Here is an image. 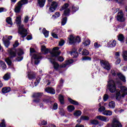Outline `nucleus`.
I'll list each match as a JSON object with an SVG mask.
<instances>
[{
  "label": "nucleus",
  "mask_w": 127,
  "mask_h": 127,
  "mask_svg": "<svg viewBox=\"0 0 127 127\" xmlns=\"http://www.w3.org/2000/svg\"><path fill=\"white\" fill-rule=\"evenodd\" d=\"M43 33L45 37H48V35H49V31H47L46 28L43 29Z\"/></svg>",
  "instance_id": "34"
},
{
  "label": "nucleus",
  "mask_w": 127,
  "mask_h": 127,
  "mask_svg": "<svg viewBox=\"0 0 127 127\" xmlns=\"http://www.w3.org/2000/svg\"><path fill=\"white\" fill-rule=\"evenodd\" d=\"M64 43H65V41H64V40H61L59 43V45L60 46H63V45H64Z\"/></svg>",
  "instance_id": "56"
},
{
  "label": "nucleus",
  "mask_w": 127,
  "mask_h": 127,
  "mask_svg": "<svg viewBox=\"0 0 127 127\" xmlns=\"http://www.w3.org/2000/svg\"><path fill=\"white\" fill-rule=\"evenodd\" d=\"M75 110V107L73 105H69L67 107V111L68 112H73Z\"/></svg>",
  "instance_id": "37"
},
{
  "label": "nucleus",
  "mask_w": 127,
  "mask_h": 127,
  "mask_svg": "<svg viewBox=\"0 0 127 127\" xmlns=\"http://www.w3.org/2000/svg\"><path fill=\"white\" fill-rule=\"evenodd\" d=\"M18 57L16 59V61L17 62H19L23 59V57H21V55L23 54V51L21 49H19L18 50Z\"/></svg>",
  "instance_id": "12"
},
{
  "label": "nucleus",
  "mask_w": 127,
  "mask_h": 127,
  "mask_svg": "<svg viewBox=\"0 0 127 127\" xmlns=\"http://www.w3.org/2000/svg\"><path fill=\"white\" fill-rule=\"evenodd\" d=\"M74 62L73 60H68L65 61V64H63L60 65V67L61 68H65L67 65H70V64H72Z\"/></svg>",
  "instance_id": "15"
},
{
  "label": "nucleus",
  "mask_w": 127,
  "mask_h": 127,
  "mask_svg": "<svg viewBox=\"0 0 127 127\" xmlns=\"http://www.w3.org/2000/svg\"><path fill=\"white\" fill-rule=\"evenodd\" d=\"M82 115V112L80 110H78L74 113L75 117H80Z\"/></svg>",
  "instance_id": "39"
},
{
  "label": "nucleus",
  "mask_w": 127,
  "mask_h": 127,
  "mask_svg": "<svg viewBox=\"0 0 127 127\" xmlns=\"http://www.w3.org/2000/svg\"><path fill=\"white\" fill-rule=\"evenodd\" d=\"M8 53L9 54V57L5 59V61L8 65H11V59L16 57V49L14 48L9 49L8 50Z\"/></svg>",
  "instance_id": "2"
},
{
  "label": "nucleus",
  "mask_w": 127,
  "mask_h": 127,
  "mask_svg": "<svg viewBox=\"0 0 127 127\" xmlns=\"http://www.w3.org/2000/svg\"><path fill=\"white\" fill-rule=\"evenodd\" d=\"M90 41L89 40H86L84 43L83 45L84 46H88V45H90Z\"/></svg>",
  "instance_id": "51"
},
{
  "label": "nucleus",
  "mask_w": 127,
  "mask_h": 127,
  "mask_svg": "<svg viewBox=\"0 0 127 127\" xmlns=\"http://www.w3.org/2000/svg\"><path fill=\"white\" fill-rule=\"evenodd\" d=\"M18 45H19V43H18V42L17 41H16L14 43V44L13 45V46L14 48H15V47H17V46H18Z\"/></svg>",
  "instance_id": "58"
},
{
  "label": "nucleus",
  "mask_w": 127,
  "mask_h": 127,
  "mask_svg": "<svg viewBox=\"0 0 127 127\" xmlns=\"http://www.w3.org/2000/svg\"><path fill=\"white\" fill-rule=\"evenodd\" d=\"M116 106V103L114 101H111L109 103V108H111L112 109H114L115 107Z\"/></svg>",
  "instance_id": "35"
},
{
  "label": "nucleus",
  "mask_w": 127,
  "mask_h": 127,
  "mask_svg": "<svg viewBox=\"0 0 127 127\" xmlns=\"http://www.w3.org/2000/svg\"><path fill=\"white\" fill-rule=\"evenodd\" d=\"M69 43L70 44H73L75 43V37L73 35H70L69 38Z\"/></svg>",
  "instance_id": "27"
},
{
  "label": "nucleus",
  "mask_w": 127,
  "mask_h": 127,
  "mask_svg": "<svg viewBox=\"0 0 127 127\" xmlns=\"http://www.w3.org/2000/svg\"><path fill=\"white\" fill-rule=\"evenodd\" d=\"M90 124H91V125H98L99 121L96 120H91L90 121Z\"/></svg>",
  "instance_id": "43"
},
{
  "label": "nucleus",
  "mask_w": 127,
  "mask_h": 127,
  "mask_svg": "<svg viewBox=\"0 0 127 127\" xmlns=\"http://www.w3.org/2000/svg\"><path fill=\"white\" fill-rule=\"evenodd\" d=\"M59 99L60 101V103H61V105H64V96L62 95H60L59 96Z\"/></svg>",
  "instance_id": "29"
},
{
  "label": "nucleus",
  "mask_w": 127,
  "mask_h": 127,
  "mask_svg": "<svg viewBox=\"0 0 127 127\" xmlns=\"http://www.w3.org/2000/svg\"><path fill=\"white\" fill-rule=\"evenodd\" d=\"M42 96H43V93L42 92H36L34 93L32 95L33 98H35L36 99L33 100L34 103H40L41 99H40Z\"/></svg>",
  "instance_id": "8"
},
{
  "label": "nucleus",
  "mask_w": 127,
  "mask_h": 127,
  "mask_svg": "<svg viewBox=\"0 0 127 127\" xmlns=\"http://www.w3.org/2000/svg\"><path fill=\"white\" fill-rule=\"evenodd\" d=\"M57 6H58V4H57V2H52L50 7V11L51 12H53V11H54V10H55L56 8H57Z\"/></svg>",
  "instance_id": "14"
},
{
  "label": "nucleus",
  "mask_w": 127,
  "mask_h": 127,
  "mask_svg": "<svg viewBox=\"0 0 127 127\" xmlns=\"http://www.w3.org/2000/svg\"><path fill=\"white\" fill-rule=\"evenodd\" d=\"M104 116H112L113 112L110 110H105L103 112Z\"/></svg>",
  "instance_id": "25"
},
{
  "label": "nucleus",
  "mask_w": 127,
  "mask_h": 127,
  "mask_svg": "<svg viewBox=\"0 0 127 127\" xmlns=\"http://www.w3.org/2000/svg\"><path fill=\"white\" fill-rule=\"evenodd\" d=\"M47 124V121L45 120H43L41 121V124H39V126H46Z\"/></svg>",
  "instance_id": "50"
},
{
  "label": "nucleus",
  "mask_w": 127,
  "mask_h": 127,
  "mask_svg": "<svg viewBox=\"0 0 127 127\" xmlns=\"http://www.w3.org/2000/svg\"><path fill=\"white\" fill-rule=\"evenodd\" d=\"M46 0H39L38 3L39 4V6L41 7H43L44 6V4H45Z\"/></svg>",
  "instance_id": "31"
},
{
  "label": "nucleus",
  "mask_w": 127,
  "mask_h": 127,
  "mask_svg": "<svg viewBox=\"0 0 127 127\" xmlns=\"http://www.w3.org/2000/svg\"><path fill=\"white\" fill-rule=\"evenodd\" d=\"M6 21L8 24H10V25H12V22H11V18L8 17L6 18Z\"/></svg>",
  "instance_id": "40"
},
{
  "label": "nucleus",
  "mask_w": 127,
  "mask_h": 127,
  "mask_svg": "<svg viewBox=\"0 0 127 127\" xmlns=\"http://www.w3.org/2000/svg\"><path fill=\"white\" fill-rule=\"evenodd\" d=\"M63 83H64V80L61 78L60 80L59 84L58 85V89H59V90H61V89H62V87H63Z\"/></svg>",
  "instance_id": "26"
},
{
  "label": "nucleus",
  "mask_w": 127,
  "mask_h": 127,
  "mask_svg": "<svg viewBox=\"0 0 127 127\" xmlns=\"http://www.w3.org/2000/svg\"><path fill=\"white\" fill-rule=\"evenodd\" d=\"M59 50V47H57L53 49V51L50 52L51 57L49 58L50 61L52 64H53L54 68L55 70H58L59 69V64L55 62V60L53 59L52 57H56L59 56L61 54V51Z\"/></svg>",
  "instance_id": "1"
},
{
  "label": "nucleus",
  "mask_w": 127,
  "mask_h": 127,
  "mask_svg": "<svg viewBox=\"0 0 127 127\" xmlns=\"http://www.w3.org/2000/svg\"><path fill=\"white\" fill-rule=\"evenodd\" d=\"M118 11H119L117 15V20L118 21H121V22H124L125 21V17H124V13L123 12V10H120L119 8H117L115 10V12H117Z\"/></svg>",
  "instance_id": "9"
},
{
  "label": "nucleus",
  "mask_w": 127,
  "mask_h": 127,
  "mask_svg": "<svg viewBox=\"0 0 127 127\" xmlns=\"http://www.w3.org/2000/svg\"><path fill=\"white\" fill-rule=\"evenodd\" d=\"M89 51L86 49H84L82 51V55H89Z\"/></svg>",
  "instance_id": "47"
},
{
  "label": "nucleus",
  "mask_w": 127,
  "mask_h": 127,
  "mask_svg": "<svg viewBox=\"0 0 127 127\" xmlns=\"http://www.w3.org/2000/svg\"><path fill=\"white\" fill-rule=\"evenodd\" d=\"M2 40L3 41V43L5 47H7V48L8 47V46H9V41L8 40H4V37L2 38Z\"/></svg>",
  "instance_id": "32"
},
{
  "label": "nucleus",
  "mask_w": 127,
  "mask_h": 127,
  "mask_svg": "<svg viewBox=\"0 0 127 127\" xmlns=\"http://www.w3.org/2000/svg\"><path fill=\"white\" fill-rule=\"evenodd\" d=\"M116 45H117V41L115 40L110 41L107 44L108 47H115Z\"/></svg>",
  "instance_id": "18"
},
{
  "label": "nucleus",
  "mask_w": 127,
  "mask_h": 127,
  "mask_svg": "<svg viewBox=\"0 0 127 127\" xmlns=\"http://www.w3.org/2000/svg\"><path fill=\"white\" fill-rule=\"evenodd\" d=\"M69 7V4L66 3H64L61 8V10H64V16H69L70 14V9L68 8Z\"/></svg>",
  "instance_id": "7"
},
{
  "label": "nucleus",
  "mask_w": 127,
  "mask_h": 127,
  "mask_svg": "<svg viewBox=\"0 0 127 127\" xmlns=\"http://www.w3.org/2000/svg\"><path fill=\"white\" fill-rule=\"evenodd\" d=\"M3 11H6V9L3 7H0V13Z\"/></svg>",
  "instance_id": "64"
},
{
  "label": "nucleus",
  "mask_w": 127,
  "mask_h": 127,
  "mask_svg": "<svg viewBox=\"0 0 127 127\" xmlns=\"http://www.w3.org/2000/svg\"><path fill=\"white\" fill-rule=\"evenodd\" d=\"M3 79L5 81H7L10 79V73L7 72L6 74H4V75L3 76Z\"/></svg>",
  "instance_id": "23"
},
{
  "label": "nucleus",
  "mask_w": 127,
  "mask_h": 127,
  "mask_svg": "<svg viewBox=\"0 0 127 127\" xmlns=\"http://www.w3.org/2000/svg\"><path fill=\"white\" fill-rule=\"evenodd\" d=\"M106 111V108L104 106H102L98 109V112L101 113V112H105Z\"/></svg>",
  "instance_id": "45"
},
{
  "label": "nucleus",
  "mask_w": 127,
  "mask_h": 127,
  "mask_svg": "<svg viewBox=\"0 0 127 127\" xmlns=\"http://www.w3.org/2000/svg\"><path fill=\"white\" fill-rule=\"evenodd\" d=\"M27 3H28V0H21L18 1L14 6V12L16 13H19L22 8V5L27 4Z\"/></svg>",
  "instance_id": "3"
},
{
  "label": "nucleus",
  "mask_w": 127,
  "mask_h": 127,
  "mask_svg": "<svg viewBox=\"0 0 127 127\" xmlns=\"http://www.w3.org/2000/svg\"><path fill=\"white\" fill-rule=\"evenodd\" d=\"M35 76H36V74L34 72H31L28 74V77L29 80L35 79Z\"/></svg>",
  "instance_id": "22"
},
{
  "label": "nucleus",
  "mask_w": 127,
  "mask_h": 127,
  "mask_svg": "<svg viewBox=\"0 0 127 127\" xmlns=\"http://www.w3.org/2000/svg\"><path fill=\"white\" fill-rule=\"evenodd\" d=\"M18 26H19L18 33H19L22 38H24L28 34L27 30L24 29L23 28L24 27V25H21V24L20 25H18Z\"/></svg>",
  "instance_id": "6"
},
{
  "label": "nucleus",
  "mask_w": 127,
  "mask_h": 127,
  "mask_svg": "<svg viewBox=\"0 0 127 127\" xmlns=\"http://www.w3.org/2000/svg\"><path fill=\"white\" fill-rule=\"evenodd\" d=\"M40 82V78H39V79H36V81H35V86H37L38 84H39Z\"/></svg>",
  "instance_id": "61"
},
{
  "label": "nucleus",
  "mask_w": 127,
  "mask_h": 127,
  "mask_svg": "<svg viewBox=\"0 0 127 127\" xmlns=\"http://www.w3.org/2000/svg\"><path fill=\"white\" fill-rule=\"evenodd\" d=\"M82 60L83 61H87V60H89L91 61V58L89 57H84L82 58Z\"/></svg>",
  "instance_id": "55"
},
{
  "label": "nucleus",
  "mask_w": 127,
  "mask_h": 127,
  "mask_svg": "<svg viewBox=\"0 0 127 127\" xmlns=\"http://www.w3.org/2000/svg\"><path fill=\"white\" fill-rule=\"evenodd\" d=\"M107 88L111 93H115L117 90V86H116V83L113 80H110L108 81Z\"/></svg>",
  "instance_id": "5"
},
{
  "label": "nucleus",
  "mask_w": 127,
  "mask_h": 127,
  "mask_svg": "<svg viewBox=\"0 0 127 127\" xmlns=\"http://www.w3.org/2000/svg\"><path fill=\"white\" fill-rule=\"evenodd\" d=\"M100 64L104 69H106L107 71H110L111 70V64L109 62L102 60L100 61Z\"/></svg>",
  "instance_id": "10"
},
{
  "label": "nucleus",
  "mask_w": 127,
  "mask_h": 127,
  "mask_svg": "<svg viewBox=\"0 0 127 127\" xmlns=\"http://www.w3.org/2000/svg\"><path fill=\"white\" fill-rule=\"evenodd\" d=\"M117 76L119 77V78L121 80V81H123V82H126V77L124 75H123L121 73H117Z\"/></svg>",
  "instance_id": "21"
},
{
  "label": "nucleus",
  "mask_w": 127,
  "mask_h": 127,
  "mask_svg": "<svg viewBox=\"0 0 127 127\" xmlns=\"http://www.w3.org/2000/svg\"><path fill=\"white\" fill-rule=\"evenodd\" d=\"M59 113L61 116H64L65 115V111H64V109H63V108L60 109Z\"/></svg>",
  "instance_id": "44"
},
{
  "label": "nucleus",
  "mask_w": 127,
  "mask_h": 127,
  "mask_svg": "<svg viewBox=\"0 0 127 127\" xmlns=\"http://www.w3.org/2000/svg\"><path fill=\"white\" fill-rule=\"evenodd\" d=\"M108 99H109V95H108V94H105L103 96V100L104 102L108 101Z\"/></svg>",
  "instance_id": "53"
},
{
  "label": "nucleus",
  "mask_w": 127,
  "mask_h": 127,
  "mask_svg": "<svg viewBox=\"0 0 127 127\" xmlns=\"http://www.w3.org/2000/svg\"><path fill=\"white\" fill-rule=\"evenodd\" d=\"M0 127H5V121L4 120H2L1 123H0Z\"/></svg>",
  "instance_id": "52"
},
{
  "label": "nucleus",
  "mask_w": 127,
  "mask_h": 127,
  "mask_svg": "<svg viewBox=\"0 0 127 127\" xmlns=\"http://www.w3.org/2000/svg\"><path fill=\"white\" fill-rule=\"evenodd\" d=\"M53 108L54 109V110H57V109H58V105L57 104V103H54Z\"/></svg>",
  "instance_id": "59"
},
{
  "label": "nucleus",
  "mask_w": 127,
  "mask_h": 127,
  "mask_svg": "<svg viewBox=\"0 0 127 127\" xmlns=\"http://www.w3.org/2000/svg\"><path fill=\"white\" fill-rule=\"evenodd\" d=\"M112 127H123L122 123L118 118H113L111 124Z\"/></svg>",
  "instance_id": "11"
},
{
  "label": "nucleus",
  "mask_w": 127,
  "mask_h": 127,
  "mask_svg": "<svg viewBox=\"0 0 127 127\" xmlns=\"http://www.w3.org/2000/svg\"><path fill=\"white\" fill-rule=\"evenodd\" d=\"M127 95V88L125 86L121 87V91L116 93V100L120 101L122 98H125V96Z\"/></svg>",
  "instance_id": "4"
},
{
  "label": "nucleus",
  "mask_w": 127,
  "mask_h": 127,
  "mask_svg": "<svg viewBox=\"0 0 127 127\" xmlns=\"http://www.w3.org/2000/svg\"><path fill=\"white\" fill-rule=\"evenodd\" d=\"M118 40H119V41H121V42H124L125 37L124 36V35L120 34L118 36Z\"/></svg>",
  "instance_id": "33"
},
{
  "label": "nucleus",
  "mask_w": 127,
  "mask_h": 127,
  "mask_svg": "<svg viewBox=\"0 0 127 127\" xmlns=\"http://www.w3.org/2000/svg\"><path fill=\"white\" fill-rule=\"evenodd\" d=\"M74 40H75V43L78 42L79 43V42L81 41V39H80V37H76L75 38L74 37Z\"/></svg>",
  "instance_id": "54"
},
{
  "label": "nucleus",
  "mask_w": 127,
  "mask_h": 127,
  "mask_svg": "<svg viewBox=\"0 0 127 127\" xmlns=\"http://www.w3.org/2000/svg\"><path fill=\"white\" fill-rule=\"evenodd\" d=\"M58 61H60V62H63V61H64V58L62 57H59L58 58Z\"/></svg>",
  "instance_id": "60"
},
{
  "label": "nucleus",
  "mask_w": 127,
  "mask_h": 127,
  "mask_svg": "<svg viewBox=\"0 0 127 127\" xmlns=\"http://www.w3.org/2000/svg\"><path fill=\"white\" fill-rule=\"evenodd\" d=\"M29 19V18L28 17V16H26L24 17V22L25 23H27L28 22V20Z\"/></svg>",
  "instance_id": "57"
},
{
  "label": "nucleus",
  "mask_w": 127,
  "mask_h": 127,
  "mask_svg": "<svg viewBox=\"0 0 127 127\" xmlns=\"http://www.w3.org/2000/svg\"><path fill=\"white\" fill-rule=\"evenodd\" d=\"M67 22V18L64 17L62 21V25H65Z\"/></svg>",
  "instance_id": "46"
},
{
  "label": "nucleus",
  "mask_w": 127,
  "mask_h": 127,
  "mask_svg": "<svg viewBox=\"0 0 127 127\" xmlns=\"http://www.w3.org/2000/svg\"><path fill=\"white\" fill-rule=\"evenodd\" d=\"M96 118H97L98 120H100V121H102V122H104L105 123H107V122H109V121H110V119L108 117L102 116H96Z\"/></svg>",
  "instance_id": "16"
},
{
  "label": "nucleus",
  "mask_w": 127,
  "mask_h": 127,
  "mask_svg": "<svg viewBox=\"0 0 127 127\" xmlns=\"http://www.w3.org/2000/svg\"><path fill=\"white\" fill-rule=\"evenodd\" d=\"M94 45L96 48H99V47H101V45L98 44V43H95Z\"/></svg>",
  "instance_id": "62"
},
{
  "label": "nucleus",
  "mask_w": 127,
  "mask_h": 127,
  "mask_svg": "<svg viewBox=\"0 0 127 127\" xmlns=\"http://www.w3.org/2000/svg\"><path fill=\"white\" fill-rule=\"evenodd\" d=\"M68 100L69 102V103H70V104H72V105H75V106H78V105H79V103H78V102H77L70 98H68Z\"/></svg>",
  "instance_id": "24"
},
{
  "label": "nucleus",
  "mask_w": 127,
  "mask_h": 127,
  "mask_svg": "<svg viewBox=\"0 0 127 127\" xmlns=\"http://www.w3.org/2000/svg\"><path fill=\"white\" fill-rule=\"evenodd\" d=\"M78 9H79V7H76L73 5L71 7L72 12H76V11H77V10H78Z\"/></svg>",
  "instance_id": "42"
},
{
  "label": "nucleus",
  "mask_w": 127,
  "mask_h": 127,
  "mask_svg": "<svg viewBox=\"0 0 127 127\" xmlns=\"http://www.w3.org/2000/svg\"><path fill=\"white\" fill-rule=\"evenodd\" d=\"M52 36L53 37H54V38H58L57 34H55V33H52Z\"/></svg>",
  "instance_id": "63"
},
{
  "label": "nucleus",
  "mask_w": 127,
  "mask_h": 127,
  "mask_svg": "<svg viewBox=\"0 0 127 127\" xmlns=\"http://www.w3.org/2000/svg\"><path fill=\"white\" fill-rule=\"evenodd\" d=\"M42 102L43 103H49V102H50V99L48 98H43Z\"/></svg>",
  "instance_id": "49"
},
{
  "label": "nucleus",
  "mask_w": 127,
  "mask_h": 127,
  "mask_svg": "<svg viewBox=\"0 0 127 127\" xmlns=\"http://www.w3.org/2000/svg\"><path fill=\"white\" fill-rule=\"evenodd\" d=\"M45 91L47 93L52 94L53 95L55 94V90L52 87H47L45 89Z\"/></svg>",
  "instance_id": "17"
},
{
  "label": "nucleus",
  "mask_w": 127,
  "mask_h": 127,
  "mask_svg": "<svg viewBox=\"0 0 127 127\" xmlns=\"http://www.w3.org/2000/svg\"><path fill=\"white\" fill-rule=\"evenodd\" d=\"M11 90L10 87H5L2 88V93H3V94H6V93L10 92Z\"/></svg>",
  "instance_id": "19"
},
{
  "label": "nucleus",
  "mask_w": 127,
  "mask_h": 127,
  "mask_svg": "<svg viewBox=\"0 0 127 127\" xmlns=\"http://www.w3.org/2000/svg\"><path fill=\"white\" fill-rule=\"evenodd\" d=\"M0 65H1L2 70H5V69H6V65H5V63H4V62H0Z\"/></svg>",
  "instance_id": "38"
},
{
  "label": "nucleus",
  "mask_w": 127,
  "mask_h": 127,
  "mask_svg": "<svg viewBox=\"0 0 127 127\" xmlns=\"http://www.w3.org/2000/svg\"><path fill=\"white\" fill-rule=\"evenodd\" d=\"M70 55L72 57L77 58L78 57V54L77 52H71Z\"/></svg>",
  "instance_id": "41"
},
{
  "label": "nucleus",
  "mask_w": 127,
  "mask_h": 127,
  "mask_svg": "<svg viewBox=\"0 0 127 127\" xmlns=\"http://www.w3.org/2000/svg\"><path fill=\"white\" fill-rule=\"evenodd\" d=\"M122 56L125 61H127V51H123L122 52Z\"/></svg>",
  "instance_id": "30"
},
{
  "label": "nucleus",
  "mask_w": 127,
  "mask_h": 127,
  "mask_svg": "<svg viewBox=\"0 0 127 127\" xmlns=\"http://www.w3.org/2000/svg\"><path fill=\"white\" fill-rule=\"evenodd\" d=\"M15 21L17 25H20V24H21V16H18L17 17Z\"/></svg>",
  "instance_id": "28"
},
{
  "label": "nucleus",
  "mask_w": 127,
  "mask_h": 127,
  "mask_svg": "<svg viewBox=\"0 0 127 127\" xmlns=\"http://www.w3.org/2000/svg\"><path fill=\"white\" fill-rule=\"evenodd\" d=\"M41 50L43 52H44L45 54H47V53L50 52V49L46 48L45 46H42Z\"/></svg>",
  "instance_id": "20"
},
{
  "label": "nucleus",
  "mask_w": 127,
  "mask_h": 127,
  "mask_svg": "<svg viewBox=\"0 0 127 127\" xmlns=\"http://www.w3.org/2000/svg\"><path fill=\"white\" fill-rule=\"evenodd\" d=\"M80 119L82 121H88V120H89V117L87 116H81Z\"/></svg>",
  "instance_id": "48"
},
{
  "label": "nucleus",
  "mask_w": 127,
  "mask_h": 127,
  "mask_svg": "<svg viewBox=\"0 0 127 127\" xmlns=\"http://www.w3.org/2000/svg\"><path fill=\"white\" fill-rule=\"evenodd\" d=\"M60 16V12H56L55 14L53 15L52 18L53 19H55L56 18H57Z\"/></svg>",
  "instance_id": "36"
},
{
  "label": "nucleus",
  "mask_w": 127,
  "mask_h": 127,
  "mask_svg": "<svg viewBox=\"0 0 127 127\" xmlns=\"http://www.w3.org/2000/svg\"><path fill=\"white\" fill-rule=\"evenodd\" d=\"M33 57L35 59V64L36 65H37L39 63V59H41L42 58L41 55L39 54L33 55Z\"/></svg>",
  "instance_id": "13"
}]
</instances>
